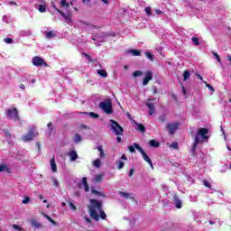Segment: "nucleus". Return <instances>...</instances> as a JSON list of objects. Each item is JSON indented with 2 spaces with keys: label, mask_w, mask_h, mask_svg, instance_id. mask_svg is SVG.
<instances>
[{
  "label": "nucleus",
  "mask_w": 231,
  "mask_h": 231,
  "mask_svg": "<svg viewBox=\"0 0 231 231\" xmlns=\"http://www.w3.org/2000/svg\"><path fill=\"white\" fill-rule=\"evenodd\" d=\"M90 206L88 207L90 217L94 219V221H98V219H106V212L102 210V202L97 199L90 200ZM99 213V216H98Z\"/></svg>",
  "instance_id": "f257e3e1"
},
{
  "label": "nucleus",
  "mask_w": 231,
  "mask_h": 231,
  "mask_svg": "<svg viewBox=\"0 0 231 231\" xmlns=\"http://www.w3.org/2000/svg\"><path fill=\"white\" fill-rule=\"evenodd\" d=\"M208 129L199 128L195 135L194 143L192 145L191 151L194 152L199 145V143H203V142H208Z\"/></svg>",
  "instance_id": "f03ea898"
},
{
  "label": "nucleus",
  "mask_w": 231,
  "mask_h": 231,
  "mask_svg": "<svg viewBox=\"0 0 231 231\" xmlns=\"http://www.w3.org/2000/svg\"><path fill=\"white\" fill-rule=\"evenodd\" d=\"M110 129L116 134V136H122L124 134V128L118 124V122L110 119Z\"/></svg>",
  "instance_id": "7ed1b4c3"
},
{
  "label": "nucleus",
  "mask_w": 231,
  "mask_h": 231,
  "mask_svg": "<svg viewBox=\"0 0 231 231\" xmlns=\"http://www.w3.org/2000/svg\"><path fill=\"white\" fill-rule=\"evenodd\" d=\"M52 7L54 8V10H56L57 13L61 14V17L65 19V23H67V24H71V23H73V20L71 19V11H68L64 13L62 12V10L57 8V5H55V4L53 3H52Z\"/></svg>",
  "instance_id": "20e7f679"
},
{
  "label": "nucleus",
  "mask_w": 231,
  "mask_h": 231,
  "mask_svg": "<svg viewBox=\"0 0 231 231\" xmlns=\"http://www.w3.org/2000/svg\"><path fill=\"white\" fill-rule=\"evenodd\" d=\"M99 107L106 115H113V104H111V101L100 102Z\"/></svg>",
  "instance_id": "39448f33"
},
{
  "label": "nucleus",
  "mask_w": 231,
  "mask_h": 231,
  "mask_svg": "<svg viewBox=\"0 0 231 231\" xmlns=\"http://www.w3.org/2000/svg\"><path fill=\"white\" fill-rule=\"evenodd\" d=\"M134 146L142 154L143 160L146 161L147 163H149L151 169H154V165H152V161H151V158H149V155L147 153H145L143 149H142V147H140V144L134 143Z\"/></svg>",
  "instance_id": "423d86ee"
},
{
  "label": "nucleus",
  "mask_w": 231,
  "mask_h": 231,
  "mask_svg": "<svg viewBox=\"0 0 231 231\" xmlns=\"http://www.w3.org/2000/svg\"><path fill=\"white\" fill-rule=\"evenodd\" d=\"M37 136V132H35V126H32L27 134L22 137L23 142H30Z\"/></svg>",
  "instance_id": "0eeeda50"
},
{
  "label": "nucleus",
  "mask_w": 231,
  "mask_h": 231,
  "mask_svg": "<svg viewBox=\"0 0 231 231\" xmlns=\"http://www.w3.org/2000/svg\"><path fill=\"white\" fill-rule=\"evenodd\" d=\"M6 116H7V118H10V120H14V122H17V120H19V115L17 112V108L7 109Z\"/></svg>",
  "instance_id": "6e6552de"
},
{
  "label": "nucleus",
  "mask_w": 231,
  "mask_h": 231,
  "mask_svg": "<svg viewBox=\"0 0 231 231\" xmlns=\"http://www.w3.org/2000/svg\"><path fill=\"white\" fill-rule=\"evenodd\" d=\"M32 62L33 66H36V68H40L41 66H46V61H44V59L39 56L33 57Z\"/></svg>",
  "instance_id": "1a4fd4ad"
},
{
  "label": "nucleus",
  "mask_w": 231,
  "mask_h": 231,
  "mask_svg": "<svg viewBox=\"0 0 231 231\" xmlns=\"http://www.w3.org/2000/svg\"><path fill=\"white\" fill-rule=\"evenodd\" d=\"M145 106L148 107V114L150 115V116H152V115L156 113L154 103L151 102V99H148V102H146Z\"/></svg>",
  "instance_id": "9d476101"
},
{
  "label": "nucleus",
  "mask_w": 231,
  "mask_h": 231,
  "mask_svg": "<svg viewBox=\"0 0 231 231\" xmlns=\"http://www.w3.org/2000/svg\"><path fill=\"white\" fill-rule=\"evenodd\" d=\"M178 127H180L179 123H171L167 125V129L170 131V134H174V133L178 131Z\"/></svg>",
  "instance_id": "9b49d317"
},
{
  "label": "nucleus",
  "mask_w": 231,
  "mask_h": 231,
  "mask_svg": "<svg viewBox=\"0 0 231 231\" xmlns=\"http://www.w3.org/2000/svg\"><path fill=\"white\" fill-rule=\"evenodd\" d=\"M149 80H152V72L151 70L146 71L145 78L143 80V86H147Z\"/></svg>",
  "instance_id": "f8f14e48"
},
{
  "label": "nucleus",
  "mask_w": 231,
  "mask_h": 231,
  "mask_svg": "<svg viewBox=\"0 0 231 231\" xmlns=\"http://www.w3.org/2000/svg\"><path fill=\"white\" fill-rule=\"evenodd\" d=\"M0 172H7V174H10L12 170H10V167L7 166L6 163H0Z\"/></svg>",
  "instance_id": "ddd939ff"
},
{
  "label": "nucleus",
  "mask_w": 231,
  "mask_h": 231,
  "mask_svg": "<svg viewBox=\"0 0 231 231\" xmlns=\"http://www.w3.org/2000/svg\"><path fill=\"white\" fill-rule=\"evenodd\" d=\"M173 201H174V205H175L176 208H181L182 202H181V199H180L178 198V196H176V195L173 196Z\"/></svg>",
  "instance_id": "4468645a"
},
{
  "label": "nucleus",
  "mask_w": 231,
  "mask_h": 231,
  "mask_svg": "<svg viewBox=\"0 0 231 231\" xmlns=\"http://www.w3.org/2000/svg\"><path fill=\"white\" fill-rule=\"evenodd\" d=\"M50 165L51 171H52V172H57V163L55 162V157L51 159Z\"/></svg>",
  "instance_id": "2eb2a0df"
},
{
  "label": "nucleus",
  "mask_w": 231,
  "mask_h": 231,
  "mask_svg": "<svg viewBox=\"0 0 231 231\" xmlns=\"http://www.w3.org/2000/svg\"><path fill=\"white\" fill-rule=\"evenodd\" d=\"M69 156L70 158V162H76L77 158H79V154L75 150H72L69 152Z\"/></svg>",
  "instance_id": "dca6fc26"
},
{
  "label": "nucleus",
  "mask_w": 231,
  "mask_h": 231,
  "mask_svg": "<svg viewBox=\"0 0 231 231\" xmlns=\"http://www.w3.org/2000/svg\"><path fill=\"white\" fill-rule=\"evenodd\" d=\"M60 6L61 8H64L66 12H71V9H69V3H67L66 0L60 1Z\"/></svg>",
  "instance_id": "f3484780"
},
{
  "label": "nucleus",
  "mask_w": 231,
  "mask_h": 231,
  "mask_svg": "<svg viewBox=\"0 0 231 231\" xmlns=\"http://www.w3.org/2000/svg\"><path fill=\"white\" fill-rule=\"evenodd\" d=\"M134 124L136 125L135 129L137 131H140V133H145V126L143 125H142L140 123H136V122H134Z\"/></svg>",
  "instance_id": "a211bd4d"
},
{
  "label": "nucleus",
  "mask_w": 231,
  "mask_h": 231,
  "mask_svg": "<svg viewBox=\"0 0 231 231\" xmlns=\"http://www.w3.org/2000/svg\"><path fill=\"white\" fill-rule=\"evenodd\" d=\"M119 195L121 196V198H125V199H133V195L131 193L120 191Z\"/></svg>",
  "instance_id": "6ab92c4d"
},
{
  "label": "nucleus",
  "mask_w": 231,
  "mask_h": 231,
  "mask_svg": "<svg viewBox=\"0 0 231 231\" xmlns=\"http://www.w3.org/2000/svg\"><path fill=\"white\" fill-rule=\"evenodd\" d=\"M4 134L8 142V143H12L13 140H14V136H12V134H10V132L8 131H5Z\"/></svg>",
  "instance_id": "aec40b11"
},
{
  "label": "nucleus",
  "mask_w": 231,
  "mask_h": 231,
  "mask_svg": "<svg viewBox=\"0 0 231 231\" xmlns=\"http://www.w3.org/2000/svg\"><path fill=\"white\" fill-rule=\"evenodd\" d=\"M45 37L48 40L54 39V37H57V33H55V32L53 31H50L45 33Z\"/></svg>",
  "instance_id": "412c9836"
},
{
  "label": "nucleus",
  "mask_w": 231,
  "mask_h": 231,
  "mask_svg": "<svg viewBox=\"0 0 231 231\" xmlns=\"http://www.w3.org/2000/svg\"><path fill=\"white\" fill-rule=\"evenodd\" d=\"M126 53L133 55V57H140V51L138 50H129L126 51Z\"/></svg>",
  "instance_id": "4be33fe9"
},
{
  "label": "nucleus",
  "mask_w": 231,
  "mask_h": 231,
  "mask_svg": "<svg viewBox=\"0 0 231 231\" xmlns=\"http://www.w3.org/2000/svg\"><path fill=\"white\" fill-rule=\"evenodd\" d=\"M82 183H83L85 192H89V185H88V179H86V177L82 179Z\"/></svg>",
  "instance_id": "5701e85b"
},
{
  "label": "nucleus",
  "mask_w": 231,
  "mask_h": 231,
  "mask_svg": "<svg viewBox=\"0 0 231 231\" xmlns=\"http://www.w3.org/2000/svg\"><path fill=\"white\" fill-rule=\"evenodd\" d=\"M84 115H88V116H90L91 118H94V119H97V118H99L100 116H98V114L95 113V112H86L84 113Z\"/></svg>",
  "instance_id": "b1692460"
},
{
  "label": "nucleus",
  "mask_w": 231,
  "mask_h": 231,
  "mask_svg": "<svg viewBox=\"0 0 231 231\" xmlns=\"http://www.w3.org/2000/svg\"><path fill=\"white\" fill-rule=\"evenodd\" d=\"M97 151H99V157L100 158H106V153L104 152V148L102 145L97 146Z\"/></svg>",
  "instance_id": "393cba45"
},
{
  "label": "nucleus",
  "mask_w": 231,
  "mask_h": 231,
  "mask_svg": "<svg viewBox=\"0 0 231 231\" xmlns=\"http://www.w3.org/2000/svg\"><path fill=\"white\" fill-rule=\"evenodd\" d=\"M93 165L94 167H96L97 169L100 168V165H102V161H100V159H96L93 162Z\"/></svg>",
  "instance_id": "a878e982"
},
{
  "label": "nucleus",
  "mask_w": 231,
  "mask_h": 231,
  "mask_svg": "<svg viewBox=\"0 0 231 231\" xmlns=\"http://www.w3.org/2000/svg\"><path fill=\"white\" fill-rule=\"evenodd\" d=\"M43 217H45L46 219H48V221H50V223H51L52 225H57V222H55V220H53L50 216H48L47 214L42 213Z\"/></svg>",
  "instance_id": "bb28decb"
},
{
  "label": "nucleus",
  "mask_w": 231,
  "mask_h": 231,
  "mask_svg": "<svg viewBox=\"0 0 231 231\" xmlns=\"http://www.w3.org/2000/svg\"><path fill=\"white\" fill-rule=\"evenodd\" d=\"M2 19L3 22L6 23L7 24H10V23H12V18H10V16L8 15H4Z\"/></svg>",
  "instance_id": "cd10ccee"
},
{
  "label": "nucleus",
  "mask_w": 231,
  "mask_h": 231,
  "mask_svg": "<svg viewBox=\"0 0 231 231\" xmlns=\"http://www.w3.org/2000/svg\"><path fill=\"white\" fill-rule=\"evenodd\" d=\"M151 147H160V143L154 140H151L149 142Z\"/></svg>",
  "instance_id": "c85d7f7f"
},
{
  "label": "nucleus",
  "mask_w": 231,
  "mask_h": 231,
  "mask_svg": "<svg viewBox=\"0 0 231 231\" xmlns=\"http://www.w3.org/2000/svg\"><path fill=\"white\" fill-rule=\"evenodd\" d=\"M74 142L75 143H79V142H82V136H80V134H76L74 137Z\"/></svg>",
  "instance_id": "c756f323"
},
{
  "label": "nucleus",
  "mask_w": 231,
  "mask_h": 231,
  "mask_svg": "<svg viewBox=\"0 0 231 231\" xmlns=\"http://www.w3.org/2000/svg\"><path fill=\"white\" fill-rule=\"evenodd\" d=\"M97 74L100 75V77H107V72L104 69H97Z\"/></svg>",
  "instance_id": "7c9ffc66"
},
{
  "label": "nucleus",
  "mask_w": 231,
  "mask_h": 231,
  "mask_svg": "<svg viewBox=\"0 0 231 231\" xmlns=\"http://www.w3.org/2000/svg\"><path fill=\"white\" fill-rule=\"evenodd\" d=\"M144 11H145V14H147V15L149 17H151V15H152V9L151 8V6L145 7Z\"/></svg>",
  "instance_id": "2f4dec72"
},
{
  "label": "nucleus",
  "mask_w": 231,
  "mask_h": 231,
  "mask_svg": "<svg viewBox=\"0 0 231 231\" xmlns=\"http://www.w3.org/2000/svg\"><path fill=\"white\" fill-rule=\"evenodd\" d=\"M142 75H143V71L142 70H135L134 73H133V77L136 78V77H142Z\"/></svg>",
  "instance_id": "473e14b6"
},
{
  "label": "nucleus",
  "mask_w": 231,
  "mask_h": 231,
  "mask_svg": "<svg viewBox=\"0 0 231 231\" xmlns=\"http://www.w3.org/2000/svg\"><path fill=\"white\" fill-rule=\"evenodd\" d=\"M32 226H33L34 228H41V224H39V222L32 220L31 222Z\"/></svg>",
  "instance_id": "72a5a7b5"
},
{
  "label": "nucleus",
  "mask_w": 231,
  "mask_h": 231,
  "mask_svg": "<svg viewBox=\"0 0 231 231\" xmlns=\"http://www.w3.org/2000/svg\"><path fill=\"white\" fill-rule=\"evenodd\" d=\"M124 162H122L121 160H119V161H117L116 162V167H117V169L120 171V170H122V168L124 167Z\"/></svg>",
  "instance_id": "f704fd0d"
},
{
  "label": "nucleus",
  "mask_w": 231,
  "mask_h": 231,
  "mask_svg": "<svg viewBox=\"0 0 231 231\" xmlns=\"http://www.w3.org/2000/svg\"><path fill=\"white\" fill-rule=\"evenodd\" d=\"M94 181H96V183H100V181H102V175L100 174L96 175L94 178Z\"/></svg>",
  "instance_id": "c9c22d12"
},
{
  "label": "nucleus",
  "mask_w": 231,
  "mask_h": 231,
  "mask_svg": "<svg viewBox=\"0 0 231 231\" xmlns=\"http://www.w3.org/2000/svg\"><path fill=\"white\" fill-rule=\"evenodd\" d=\"M38 10H39V12H41L42 14H44V13L46 12V5H40Z\"/></svg>",
  "instance_id": "e433bc0d"
},
{
  "label": "nucleus",
  "mask_w": 231,
  "mask_h": 231,
  "mask_svg": "<svg viewBox=\"0 0 231 231\" xmlns=\"http://www.w3.org/2000/svg\"><path fill=\"white\" fill-rule=\"evenodd\" d=\"M145 57L149 60H154V57L152 56V54L149 51L145 52Z\"/></svg>",
  "instance_id": "4c0bfd02"
},
{
  "label": "nucleus",
  "mask_w": 231,
  "mask_h": 231,
  "mask_svg": "<svg viewBox=\"0 0 231 231\" xmlns=\"http://www.w3.org/2000/svg\"><path fill=\"white\" fill-rule=\"evenodd\" d=\"M190 78V72H189V70H185L183 73V79L184 80H188V79Z\"/></svg>",
  "instance_id": "58836bf2"
},
{
  "label": "nucleus",
  "mask_w": 231,
  "mask_h": 231,
  "mask_svg": "<svg viewBox=\"0 0 231 231\" xmlns=\"http://www.w3.org/2000/svg\"><path fill=\"white\" fill-rule=\"evenodd\" d=\"M191 41H192V42H193V44H194L195 46H199V39H198V38H196V37H192V38H191Z\"/></svg>",
  "instance_id": "ea45409f"
},
{
  "label": "nucleus",
  "mask_w": 231,
  "mask_h": 231,
  "mask_svg": "<svg viewBox=\"0 0 231 231\" xmlns=\"http://www.w3.org/2000/svg\"><path fill=\"white\" fill-rule=\"evenodd\" d=\"M51 180H52V185H54V187H56L58 189L59 180L55 177H52Z\"/></svg>",
  "instance_id": "a19ab883"
},
{
  "label": "nucleus",
  "mask_w": 231,
  "mask_h": 231,
  "mask_svg": "<svg viewBox=\"0 0 231 231\" xmlns=\"http://www.w3.org/2000/svg\"><path fill=\"white\" fill-rule=\"evenodd\" d=\"M153 12H155L156 15H165V13L160 9H154Z\"/></svg>",
  "instance_id": "79ce46f5"
},
{
  "label": "nucleus",
  "mask_w": 231,
  "mask_h": 231,
  "mask_svg": "<svg viewBox=\"0 0 231 231\" xmlns=\"http://www.w3.org/2000/svg\"><path fill=\"white\" fill-rule=\"evenodd\" d=\"M170 149L178 150V149H179L178 143H172L170 145Z\"/></svg>",
  "instance_id": "37998d69"
},
{
  "label": "nucleus",
  "mask_w": 231,
  "mask_h": 231,
  "mask_svg": "<svg viewBox=\"0 0 231 231\" xmlns=\"http://www.w3.org/2000/svg\"><path fill=\"white\" fill-rule=\"evenodd\" d=\"M22 203L23 205H28V203H30V197H25L23 200Z\"/></svg>",
  "instance_id": "c03bdc74"
},
{
  "label": "nucleus",
  "mask_w": 231,
  "mask_h": 231,
  "mask_svg": "<svg viewBox=\"0 0 231 231\" xmlns=\"http://www.w3.org/2000/svg\"><path fill=\"white\" fill-rule=\"evenodd\" d=\"M203 185L206 186L208 189H212L210 182L208 180H203Z\"/></svg>",
  "instance_id": "a18cd8bd"
},
{
  "label": "nucleus",
  "mask_w": 231,
  "mask_h": 231,
  "mask_svg": "<svg viewBox=\"0 0 231 231\" xmlns=\"http://www.w3.org/2000/svg\"><path fill=\"white\" fill-rule=\"evenodd\" d=\"M21 34L25 35V37H28V35H32V32H30V31H22Z\"/></svg>",
  "instance_id": "49530a36"
},
{
  "label": "nucleus",
  "mask_w": 231,
  "mask_h": 231,
  "mask_svg": "<svg viewBox=\"0 0 231 231\" xmlns=\"http://www.w3.org/2000/svg\"><path fill=\"white\" fill-rule=\"evenodd\" d=\"M4 42H5L6 44H12V42H14V40L12 38H5L4 39Z\"/></svg>",
  "instance_id": "de8ad7c7"
},
{
  "label": "nucleus",
  "mask_w": 231,
  "mask_h": 231,
  "mask_svg": "<svg viewBox=\"0 0 231 231\" xmlns=\"http://www.w3.org/2000/svg\"><path fill=\"white\" fill-rule=\"evenodd\" d=\"M13 228H14V230L24 231V229H23V227H21L20 226H17V225H13Z\"/></svg>",
  "instance_id": "09e8293b"
},
{
  "label": "nucleus",
  "mask_w": 231,
  "mask_h": 231,
  "mask_svg": "<svg viewBox=\"0 0 231 231\" xmlns=\"http://www.w3.org/2000/svg\"><path fill=\"white\" fill-rule=\"evenodd\" d=\"M204 84H206L207 88L209 89V91L214 92V87L210 84H207V82L204 81Z\"/></svg>",
  "instance_id": "8fccbe9b"
},
{
  "label": "nucleus",
  "mask_w": 231,
  "mask_h": 231,
  "mask_svg": "<svg viewBox=\"0 0 231 231\" xmlns=\"http://www.w3.org/2000/svg\"><path fill=\"white\" fill-rule=\"evenodd\" d=\"M134 148H135L134 145L128 146V150L130 151V152H135Z\"/></svg>",
  "instance_id": "3c124183"
},
{
  "label": "nucleus",
  "mask_w": 231,
  "mask_h": 231,
  "mask_svg": "<svg viewBox=\"0 0 231 231\" xmlns=\"http://www.w3.org/2000/svg\"><path fill=\"white\" fill-rule=\"evenodd\" d=\"M92 193L93 194H97V196H102V193H100V191H97V189H92Z\"/></svg>",
  "instance_id": "603ef678"
},
{
  "label": "nucleus",
  "mask_w": 231,
  "mask_h": 231,
  "mask_svg": "<svg viewBox=\"0 0 231 231\" xmlns=\"http://www.w3.org/2000/svg\"><path fill=\"white\" fill-rule=\"evenodd\" d=\"M214 57L218 60V62H221V60L219 59V55L217 52L213 53Z\"/></svg>",
  "instance_id": "864d4df0"
},
{
  "label": "nucleus",
  "mask_w": 231,
  "mask_h": 231,
  "mask_svg": "<svg viewBox=\"0 0 231 231\" xmlns=\"http://www.w3.org/2000/svg\"><path fill=\"white\" fill-rule=\"evenodd\" d=\"M134 172V169H131L128 173L129 178H131V176H133Z\"/></svg>",
  "instance_id": "5fc2aeb1"
},
{
  "label": "nucleus",
  "mask_w": 231,
  "mask_h": 231,
  "mask_svg": "<svg viewBox=\"0 0 231 231\" xmlns=\"http://www.w3.org/2000/svg\"><path fill=\"white\" fill-rule=\"evenodd\" d=\"M69 207L70 208H72V210H77V208L75 207V205L73 203H69Z\"/></svg>",
  "instance_id": "6e6d98bb"
},
{
  "label": "nucleus",
  "mask_w": 231,
  "mask_h": 231,
  "mask_svg": "<svg viewBox=\"0 0 231 231\" xmlns=\"http://www.w3.org/2000/svg\"><path fill=\"white\" fill-rule=\"evenodd\" d=\"M20 89H26V87L24 86V84H21L19 86Z\"/></svg>",
  "instance_id": "4d7b16f0"
},
{
  "label": "nucleus",
  "mask_w": 231,
  "mask_h": 231,
  "mask_svg": "<svg viewBox=\"0 0 231 231\" xmlns=\"http://www.w3.org/2000/svg\"><path fill=\"white\" fill-rule=\"evenodd\" d=\"M116 142H117L118 143H120V142H122V137L117 136V137H116Z\"/></svg>",
  "instance_id": "13d9d810"
},
{
  "label": "nucleus",
  "mask_w": 231,
  "mask_h": 231,
  "mask_svg": "<svg viewBox=\"0 0 231 231\" xmlns=\"http://www.w3.org/2000/svg\"><path fill=\"white\" fill-rule=\"evenodd\" d=\"M85 55V57L89 60V61H91V56H89V55H88V54H84Z\"/></svg>",
  "instance_id": "bf43d9fd"
},
{
  "label": "nucleus",
  "mask_w": 231,
  "mask_h": 231,
  "mask_svg": "<svg viewBox=\"0 0 231 231\" xmlns=\"http://www.w3.org/2000/svg\"><path fill=\"white\" fill-rule=\"evenodd\" d=\"M121 160H127V156H125V154H123V155L121 156Z\"/></svg>",
  "instance_id": "052dcab7"
},
{
  "label": "nucleus",
  "mask_w": 231,
  "mask_h": 231,
  "mask_svg": "<svg viewBox=\"0 0 231 231\" xmlns=\"http://www.w3.org/2000/svg\"><path fill=\"white\" fill-rule=\"evenodd\" d=\"M102 3H105V5H108L109 4V0H101Z\"/></svg>",
  "instance_id": "680f3d73"
},
{
  "label": "nucleus",
  "mask_w": 231,
  "mask_h": 231,
  "mask_svg": "<svg viewBox=\"0 0 231 231\" xmlns=\"http://www.w3.org/2000/svg\"><path fill=\"white\" fill-rule=\"evenodd\" d=\"M85 220L87 221V223H91V219H89V217H85Z\"/></svg>",
  "instance_id": "e2e57ef3"
},
{
  "label": "nucleus",
  "mask_w": 231,
  "mask_h": 231,
  "mask_svg": "<svg viewBox=\"0 0 231 231\" xmlns=\"http://www.w3.org/2000/svg\"><path fill=\"white\" fill-rule=\"evenodd\" d=\"M197 77H198V79H199V80H203V77H201V75L197 74Z\"/></svg>",
  "instance_id": "0e129e2a"
},
{
  "label": "nucleus",
  "mask_w": 231,
  "mask_h": 231,
  "mask_svg": "<svg viewBox=\"0 0 231 231\" xmlns=\"http://www.w3.org/2000/svg\"><path fill=\"white\" fill-rule=\"evenodd\" d=\"M35 82H36L35 79L31 80V84H35Z\"/></svg>",
  "instance_id": "69168bd1"
},
{
  "label": "nucleus",
  "mask_w": 231,
  "mask_h": 231,
  "mask_svg": "<svg viewBox=\"0 0 231 231\" xmlns=\"http://www.w3.org/2000/svg\"><path fill=\"white\" fill-rule=\"evenodd\" d=\"M51 125H52L51 123H49L48 125H47V127L50 128V127H51Z\"/></svg>",
  "instance_id": "338daca9"
},
{
  "label": "nucleus",
  "mask_w": 231,
  "mask_h": 231,
  "mask_svg": "<svg viewBox=\"0 0 231 231\" xmlns=\"http://www.w3.org/2000/svg\"><path fill=\"white\" fill-rule=\"evenodd\" d=\"M209 225H214V221L210 220Z\"/></svg>",
  "instance_id": "774afa93"
}]
</instances>
